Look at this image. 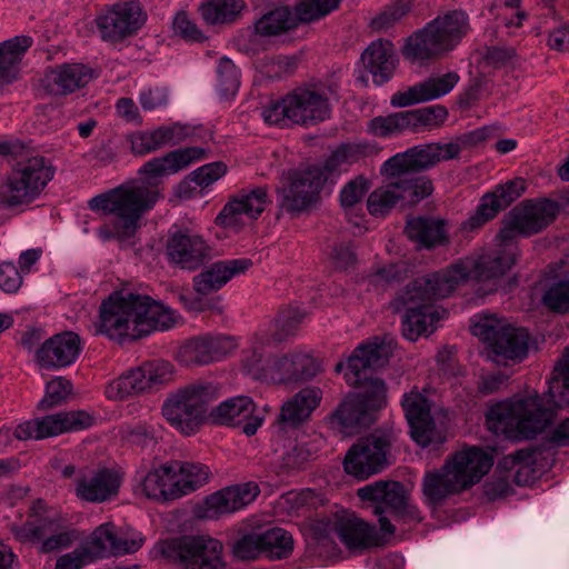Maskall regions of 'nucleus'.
Here are the masks:
<instances>
[{
    "instance_id": "f257e3e1",
    "label": "nucleus",
    "mask_w": 569,
    "mask_h": 569,
    "mask_svg": "<svg viewBox=\"0 0 569 569\" xmlns=\"http://www.w3.org/2000/svg\"><path fill=\"white\" fill-rule=\"evenodd\" d=\"M517 248L510 244L495 253L476 260L461 259L449 268L417 278L399 295L398 300L406 313L402 319L403 336L415 341L432 333L446 311L436 305L450 296L469 278L496 279L505 274L516 262Z\"/></svg>"
},
{
    "instance_id": "f03ea898",
    "label": "nucleus",
    "mask_w": 569,
    "mask_h": 569,
    "mask_svg": "<svg viewBox=\"0 0 569 569\" xmlns=\"http://www.w3.org/2000/svg\"><path fill=\"white\" fill-rule=\"evenodd\" d=\"M391 338L380 339L359 345L348 358L345 378L351 386L361 388L346 397L340 407L330 418V426L343 435L357 432L359 427L367 426L373 420V412L382 408L386 401V386L381 379L371 378L368 371L382 366L391 355ZM345 365H336V371L341 372Z\"/></svg>"
},
{
    "instance_id": "7ed1b4c3",
    "label": "nucleus",
    "mask_w": 569,
    "mask_h": 569,
    "mask_svg": "<svg viewBox=\"0 0 569 569\" xmlns=\"http://www.w3.org/2000/svg\"><path fill=\"white\" fill-rule=\"evenodd\" d=\"M569 406V346L557 362L548 390L513 397L492 406L487 413L489 428L512 440L532 439L551 422L557 409Z\"/></svg>"
},
{
    "instance_id": "20e7f679",
    "label": "nucleus",
    "mask_w": 569,
    "mask_h": 569,
    "mask_svg": "<svg viewBox=\"0 0 569 569\" xmlns=\"http://www.w3.org/2000/svg\"><path fill=\"white\" fill-rule=\"evenodd\" d=\"M159 199L156 187L146 182L122 184L97 194L88 202L92 211L108 216L99 227L98 236L103 240H131L140 228L142 214Z\"/></svg>"
},
{
    "instance_id": "39448f33",
    "label": "nucleus",
    "mask_w": 569,
    "mask_h": 569,
    "mask_svg": "<svg viewBox=\"0 0 569 569\" xmlns=\"http://www.w3.org/2000/svg\"><path fill=\"white\" fill-rule=\"evenodd\" d=\"M492 465L491 453L477 447L455 452L441 468L425 472L421 479L422 502L437 510L451 496L478 483Z\"/></svg>"
},
{
    "instance_id": "423d86ee",
    "label": "nucleus",
    "mask_w": 569,
    "mask_h": 569,
    "mask_svg": "<svg viewBox=\"0 0 569 569\" xmlns=\"http://www.w3.org/2000/svg\"><path fill=\"white\" fill-rule=\"evenodd\" d=\"M0 154L16 162L0 186V203L8 208L36 201L53 179L54 168L44 157L29 156L18 140H0Z\"/></svg>"
},
{
    "instance_id": "0eeeda50",
    "label": "nucleus",
    "mask_w": 569,
    "mask_h": 569,
    "mask_svg": "<svg viewBox=\"0 0 569 569\" xmlns=\"http://www.w3.org/2000/svg\"><path fill=\"white\" fill-rule=\"evenodd\" d=\"M217 398L218 388L213 383H190L168 396L162 415L176 430L190 436L209 419V408Z\"/></svg>"
},
{
    "instance_id": "6e6552de",
    "label": "nucleus",
    "mask_w": 569,
    "mask_h": 569,
    "mask_svg": "<svg viewBox=\"0 0 569 569\" xmlns=\"http://www.w3.org/2000/svg\"><path fill=\"white\" fill-rule=\"evenodd\" d=\"M468 31V17L462 11H451L429 22L422 30L407 39L402 54L410 61L428 60L451 50Z\"/></svg>"
},
{
    "instance_id": "1a4fd4ad",
    "label": "nucleus",
    "mask_w": 569,
    "mask_h": 569,
    "mask_svg": "<svg viewBox=\"0 0 569 569\" xmlns=\"http://www.w3.org/2000/svg\"><path fill=\"white\" fill-rule=\"evenodd\" d=\"M140 295L129 291H114L99 308L96 332L110 339L122 341L146 336V325L141 322Z\"/></svg>"
},
{
    "instance_id": "9d476101",
    "label": "nucleus",
    "mask_w": 569,
    "mask_h": 569,
    "mask_svg": "<svg viewBox=\"0 0 569 569\" xmlns=\"http://www.w3.org/2000/svg\"><path fill=\"white\" fill-rule=\"evenodd\" d=\"M243 369L256 380L288 383L309 380L320 368L317 360L307 352L292 351L281 358L270 359L253 348L243 360Z\"/></svg>"
},
{
    "instance_id": "9b49d317",
    "label": "nucleus",
    "mask_w": 569,
    "mask_h": 569,
    "mask_svg": "<svg viewBox=\"0 0 569 569\" xmlns=\"http://www.w3.org/2000/svg\"><path fill=\"white\" fill-rule=\"evenodd\" d=\"M471 332L486 342L496 362H519L527 357L529 333L523 328H516L506 320L492 315H477Z\"/></svg>"
},
{
    "instance_id": "f8f14e48",
    "label": "nucleus",
    "mask_w": 569,
    "mask_h": 569,
    "mask_svg": "<svg viewBox=\"0 0 569 569\" xmlns=\"http://www.w3.org/2000/svg\"><path fill=\"white\" fill-rule=\"evenodd\" d=\"M163 557L179 561L183 569H223L222 543L209 536H184L159 545Z\"/></svg>"
},
{
    "instance_id": "ddd939ff",
    "label": "nucleus",
    "mask_w": 569,
    "mask_h": 569,
    "mask_svg": "<svg viewBox=\"0 0 569 569\" xmlns=\"http://www.w3.org/2000/svg\"><path fill=\"white\" fill-rule=\"evenodd\" d=\"M313 531L318 539H327L336 535L351 550H363L380 545L376 528L358 518L355 512L345 509L331 517L317 520Z\"/></svg>"
},
{
    "instance_id": "4468645a",
    "label": "nucleus",
    "mask_w": 569,
    "mask_h": 569,
    "mask_svg": "<svg viewBox=\"0 0 569 569\" xmlns=\"http://www.w3.org/2000/svg\"><path fill=\"white\" fill-rule=\"evenodd\" d=\"M327 181L320 167L312 166L288 173L282 186L277 189V202L282 211L299 213L309 208Z\"/></svg>"
},
{
    "instance_id": "2eb2a0df",
    "label": "nucleus",
    "mask_w": 569,
    "mask_h": 569,
    "mask_svg": "<svg viewBox=\"0 0 569 569\" xmlns=\"http://www.w3.org/2000/svg\"><path fill=\"white\" fill-rule=\"evenodd\" d=\"M340 0H302L293 10L280 7L261 17L254 26L260 36H277L300 22L318 20L338 8Z\"/></svg>"
},
{
    "instance_id": "dca6fc26",
    "label": "nucleus",
    "mask_w": 569,
    "mask_h": 569,
    "mask_svg": "<svg viewBox=\"0 0 569 569\" xmlns=\"http://www.w3.org/2000/svg\"><path fill=\"white\" fill-rule=\"evenodd\" d=\"M288 432H277L273 440V458L271 468L276 475H289L303 467L318 453L323 443L319 435L308 436L295 433V438L287 437Z\"/></svg>"
},
{
    "instance_id": "f3484780",
    "label": "nucleus",
    "mask_w": 569,
    "mask_h": 569,
    "mask_svg": "<svg viewBox=\"0 0 569 569\" xmlns=\"http://www.w3.org/2000/svg\"><path fill=\"white\" fill-rule=\"evenodd\" d=\"M430 180L412 181L400 179L373 190L368 198V211L372 216H383L397 204H415L431 194Z\"/></svg>"
},
{
    "instance_id": "a211bd4d",
    "label": "nucleus",
    "mask_w": 569,
    "mask_h": 569,
    "mask_svg": "<svg viewBox=\"0 0 569 569\" xmlns=\"http://www.w3.org/2000/svg\"><path fill=\"white\" fill-rule=\"evenodd\" d=\"M93 418L86 411H62L18 425L14 437L19 440H41L64 432L78 431L90 427Z\"/></svg>"
},
{
    "instance_id": "6ab92c4d",
    "label": "nucleus",
    "mask_w": 569,
    "mask_h": 569,
    "mask_svg": "<svg viewBox=\"0 0 569 569\" xmlns=\"http://www.w3.org/2000/svg\"><path fill=\"white\" fill-rule=\"evenodd\" d=\"M146 20L147 14L140 3L128 1L109 7L97 17L96 22L101 39L116 43L137 33Z\"/></svg>"
},
{
    "instance_id": "aec40b11",
    "label": "nucleus",
    "mask_w": 569,
    "mask_h": 569,
    "mask_svg": "<svg viewBox=\"0 0 569 569\" xmlns=\"http://www.w3.org/2000/svg\"><path fill=\"white\" fill-rule=\"evenodd\" d=\"M423 391L412 389L402 396L401 406L407 418L412 440L425 448L441 442L442 432L431 418V401Z\"/></svg>"
},
{
    "instance_id": "412c9836",
    "label": "nucleus",
    "mask_w": 569,
    "mask_h": 569,
    "mask_svg": "<svg viewBox=\"0 0 569 569\" xmlns=\"http://www.w3.org/2000/svg\"><path fill=\"white\" fill-rule=\"evenodd\" d=\"M389 442L385 437L359 440L347 452L343 467L348 475L365 480L380 472L387 465Z\"/></svg>"
},
{
    "instance_id": "4be33fe9",
    "label": "nucleus",
    "mask_w": 569,
    "mask_h": 569,
    "mask_svg": "<svg viewBox=\"0 0 569 569\" xmlns=\"http://www.w3.org/2000/svg\"><path fill=\"white\" fill-rule=\"evenodd\" d=\"M209 419L217 425L241 428L242 432L250 437L262 426L264 415L257 408L251 398L237 396L212 408Z\"/></svg>"
},
{
    "instance_id": "5701e85b",
    "label": "nucleus",
    "mask_w": 569,
    "mask_h": 569,
    "mask_svg": "<svg viewBox=\"0 0 569 569\" xmlns=\"http://www.w3.org/2000/svg\"><path fill=\"white\" fill-rule=\"evenodd\" d=\"M557 212L555 201L542 199L527 202L512 211L508 226L500 231V238L508 241L516 233L529 236L539 232L555 219Z\"/></svg>"
},
{
    "instance_id": "b1692460",
    "label": "nucleus",
    "mask_w": 569,
    "mask_h": 569,
    "mask_svg": "<svg viewBox=\"0 0 569 569\" xmlns=\"http://www.w3.org/2000/svg\"><path fill=\"white\" fill-rule=\"evenodd\" d=\"M557 212L555 201L542 199L527 202L512 211L508 226L500 231V238L508 241L516 233L529 236L539 232L555 219Z\"/></svg>"
},
{
    "instance_id": "393cba45",
    "label": "nucleus",
    "mask_w": 569,
    "mask_h": 569,
    "mask_svg": "<svg viewBox=\"0 0 569 569\" xmlns=\"http://www.w3.org/2000/svg\"><path fill=\"white\" fill-rule=\"evenodd\" d=\"M358 497L363 501L375 502L373 512L379 516L382 532L392 535L395 527L390 520L382 516L385 511L396 513L401 511L407 500L403 486L397 481H376L358 489Z\"/></svg>"
},
{
    "instance_id": "a878e982",
    "label": "nucleus",
    "mask_w": 569,
    "mask_h": 569,
    "mask_svg": "<svg viewBox=\"0 0 569 569\" xmlns=\"http://www.w3.org/2000/svg\"><path fill=\"white\" fill-rule=\"evenodd\" d=\"M267 203L268 193L263 187L240 191L224 204L216 222L226 228L238 229L257 219Z\"/></svg>"
},
{
    "instance_id": "bb28decb",
    "label": "nucleus",
    "mask_w": 569,
    "mask_h": 569,
    "mask_svg": "<svg viewBox=\"0 0 569 569\" xmlns=\"http://www.w3.org/2000/svg\"><path fill=\"white\" fill-rule=\"evenodd\" d=\"M166 254L171 264L193 271L210 258L211 247L200 234L176 232L168 239Z\"/></svg>"
},
{
    "instance_id": "cd10ccee",
    "label": "nucleus",
    "mask_w": 569,
    "mask_h": 569,
    "mask_svg": "<svg viewBox=\"0 0 569 569\" xmlns=\"http://www.w3.org/2000/svg\"><path fill=\"white\" fill-rule=\"evenodd\" d=\"M525 191V182L521 179L508 181L497 186L495 190L482 197L477 210L462 222L465 231H473L493 219L498 212L516 201Z\"/></svg>"
},
{
    "instance_id": "c85d7f7f",
    "label": "nucleus",
    "mask_w": 569,
    "mask_h": 569,
    "mask_svg": "<svg viewBox=\"0 0 569 569\" xmlns=\"http://www.w3.org/2000/svg\"><path fill=\"white\" fill-rule=\"evenodd\" d=\"M259 492L258 485L252 481L223 488L206 498L200 517L218 519L236 512L251 503Z\"/></svg>"
},
{
    "instance_id": "c756f323",
    "label": "nucleus",
    "mask_w": 569,
    "mask_h": 569,
    "mask_svg": "<svg viewBox=\"0 0 569 569\" xmlns=\"http://www.w3.org/2000/svg\"><path fill=\"white\" fill-rule=\"evenodd\" d=\"M82 350L80 337L72 331H63L47 339L36 350V362L46 369H62L71 366Z\"/></svg>"
},
{
    "instance_id": "7c9ffc66",
    "label": "nucleus",
    "mask_w": 569,
    "mask_h": 569,
    "mask_svg": "<svg viewBox=\"0 0 569 569\" xmlns=\"http://www.w3.org/2000/svg\"><path fill=\"white\" fill-rule=\"evenodd\" d=\"M459 79L455 71L431 74L407 90L392 94L390 102L393 107L403 108L439 99L448 94L456 87Z\"/></svg>"
},
{
    "instance_id": "2f4dec72",
    "label": "nucleus",
    "mask_w": 569,
    "mask_h": 569,
    "mask_svg": "<svg viewBox=\"0 0 569 569\" xmlns=\"http://www.w3.org/2000/svg\"><path fill=\"white\" fill-rule=\"evenodd\" d=\"M137 479L136 492L147 499L166 502L183 496L172 462L152 468L148 472H138Z\"/></svg>"
},
{
    "instance_id": "473e14b6",
    "label": "nucleus",
    "mask_w": 569,
    "mask_h": 569,
    "mask_svg": "<svg viewBox=\"0 0 569 569\" xmlns=\"http://www.w3.org/2000/svg\"><path fill=\"white\" fill-rule=\"evenodd\" d=\"M289 113L293 124H315L330 116V106L322 94L308 89H298L288 94Z\"/></svg>"
},
{
    "instance_id": "72a5a7b5",
    "label": "nucleus",
    "mask_w": 569,
    "mask_h": 569,
    "mask_svg": "<svg viewBox=\"0 0 569 569\" xmlns=\"http://www.w3.org/2000/svg\"><path fill=\"white\" fill-rule=\"evenodd\" d=\"M321 400V391L318 388H305L286 401L278 419L277 432L299 433L298 427L309 419L312 411Z\"/></svg>"
},
{
    "instance_id": "f704fd0d",
    "label": "nucleus",
    "mask_w": 569,
    "mask_h": 569,
    "mask_svg": "<svg viewBox=\"0 0 569 569\" xmlns=\"http://www.w3.org/2000/svg\"><path fill=\"white\" fill-rule=\"evenodd\" d=\"M233 338L228 336H204L189 340L180 349L186 363L207 365L220 360L236 348Z\"/></svg>"
},
{
    "instance_id": "c9c22d12",
    "label": "nucleus",
    "mask_w": 569,
    "mask_h": 569,
    "mask_svg": "<svg viewBox=\"0 0 569 569\" xmlns=\"http://www.w3.org/2000/svg\"><path fill=\"white\" fill-rule=\"evenodd\" d=\"M252 261L247 258L217 261L193 278V288L199 295H209L226 286L232 278L243 274Z\"/></svg>"
},
{
    "instance_id": "e433bc0d",
    "label": "nucleus",
    "mask_w": 569,
    "mask_h": 569,
    "mask_svg": "<svg viewBox=\"0 0 569 569\" xmlns=\"http://www.w3.org/2000/svg\"><path fill=\"white\" fill-rule=\"evenodd\" d=\"M144 538L141 532L116 531L112 523L99 526L92 533L91 543L102 555L123 556L137 552L143 545Z\"/></svg>"
},
{
    "instance_id": "4c0bfd02",
    "label": "nucleus",
    "mask_w": 569,
    "mask_h": 569,
    "mask_svg": "<svg viewBox=\"0 0 569 569\" xmlns=\"http://www.w3.org/2000/svg\"><path fill=\"white\" fill-rule=\"evenodd\" d=\"M206 150L200 147L181 148L168 152L163 157L153 158L147 161L139 170L149 180H156L170 176L186 169L190 164L202 160Z\"/></svg>"
},
{
    "instance_id": "58836bf2",
    "label": "nucleus",
    "mask_w": 569,
    "mask_h": 569,
    "mask_svg": "<svg viewBox=\"0 0 569 569\" xmlns=\"http://www.w3.org/2000/svg\"><path fill=\"white\" fill-rule=\"evenodd\" d=\"M361 61L377 86L388 82L398 64L393 44L389 40L382 39L372 41L366 48L361 54Z\"/></svg>"
},
{
    "instance_id": "ea45409f",
    "label": "nucleus",
    "mask_w": 569,
    "mask_h": 569,
    "mask_svg": "<svg viewBox=\"0 0 569 569\" xmlns=\"http://www.w3.org/2000/svg\"><path fill=\"white\" fill-rule=\"evenodd\" d=\"M188 136V130L180 123L160 126L150 131H136L128 136L131 151L137 156L154 152L166 146L181 142Z\"/></svg>"
},
{
    "instance_id": "a19ab883",
    "label": "nucleus",
    "mask_w": 569,
    "mask_h": 569,
    "mask_svg": "<svg viewBox=\"0 0 569 569\" xmlns=\"http://www.w3.org/2000/svg\"><path fill=\"white\" fill-rule=\"evenodd\" d=\"M121 478L118 472L101 469L77 481V496L89 502H102L118 493Z\"/></svg>"
},
{
    "instance_id": "79ce46f5",
    "label": "nucleus",
    "mask_w": 569,
    "mask_h": 569,
    "mask_svg": "<svg viewBox=\"0 0 569 569\" xmlns=\"http://www.w3.org/2000/svg\"><path fill=\"white\" fill-rule=\"evenodd\" d=\"M90 79V70L80 63L62 64L46 76L48 89L53 94L72 93L84 87Z\"/></svg>"
},
{
    "instance_id": "37998d69",
    "label": "nucleus",
    "mask_w": 569,
    "mask_h": 569,
    "mask_svg": "<svg viewBox=\"0 0 569 569\" xmlns=\"http://www.w3.org/2000/svg\"><path fill=\"white\" fill-rule=\"evenodd\" d=\"M413 170L429 169L440 161L458 158L461 147L458 142L428 143L408 149Z\"/></svg>"
},
{
    "instance_id": "c03bdc74",
    "label": "nucleus",
    "mask_w": 569,
    "mask_h": 569,
    "mask_svg": "<svg viewBox=\"0 0 569 569\" xmlns=\"http://www.w3.org/2000/svg\"><path fill=\"white\" fill-rule=\"evenodd\" d=\"M247 8L244 0H208L198 7L202 20L210 26L232 23Z\"/></svg>"
},
{
    "instance_id": "a18cd8bd",
    "label": "nucleus",
    "mask_w": 569,
    "mask_h": 569,
    "mask_svg": "<svg viewBox=\"0 0 569 569\" xmlns=\"http://www.w3.org/2000/svg\"><path fill=\"white\" fill-rule=\"evenodd\" d=\"M406 233L410 240L423 248L441 244L446 239L443 223L440 220L422 217L409 219Z\"/></svg>"
},
{
    "instance_id": "49530a36",
    "label": "nucleus",
    "mask_w": 569,
    "mask_h": 569,
    "mask_svg": "<svg viewBox=\"0 0 569 569\" xmlns=\"http://www.w3.org/2000/svg\"><path fill=\"white\" fill-rule=\"evenodd\" d=\"M31 44L32 39L26 36L0 43V82H10L14 78L16 67Z\"/></svg>"
},
{
    "instance_id": "de8ad7c7",
    "label": "nucleus",
    "mask_w": 569,
    "mask_h": 569,
    "mask_svg": "<svg viewBox=\"0 0 569 569\" xmlns=\"http://www.w3.org/2000/svg\"><path fill=\"white\" fill-rule=\"evenodd\" d=\"M535 457L531 451L518 450L505 456L498 468L506 471L508 477L518 486H526L535 479Z\"/></svg>"
},
{
    "instance_id": "09e8293b",
    "label": "nucleus",
    "mask_w": 569,
    "mask_h": 569,
    "mask_svg": "<svg viewBox=\"0 0 569 569\" xmlns=\"http://www.w3.org/2000/svg\"><path fill=\"white\" fill-rule=\"evenodd\" d=\"M140 305L142 306L141 322L147 327L146 336L153 330H167L174 323V311L149 296L140 295Z\"/></svg>"
},
{
    "instance_id": "8fccbe9b",
    "label": "nucleus",
    "mask_w": 569,
    "mask_h": 569,
    "mask_svg": "<svg viewBox=\"0 0 569 569\" xmlns=\"http://www.w3.org/2000/svg\"><path fill=\"white\" fill-rule=\"evenodd\" d=\"M172 465L183 496L204 486L211 478V471L206 465L181 461H172Z\"/></svg>"
},
{
    "instance_id": "3c124183",
    "label": "nucleus",
    "mask_w": 569,
    "mask_h": 569,
    "mask_svg": "<svg viewBox=\"0 0 569 569\" xmlns=\"http://www.w3.org/2000/svg\"><path fill=\"white\" fill-rule=\"evenodd\" d=\"M569 257L560 263V276L562 279L553 281L545 291L542 301L550 310L567 313L569 312Z\"/></svg>"
},
{
    "instance_id": "603ef678",
    "label": "nucleus",
    "mask_w": 569,
    "mask_h": 569,
    "mask_svg": "<svg viewBox=\"0 0 569 569\" xmlns=\"http://www.w3.org/2000/svg\"><path fill=\"white\" fill-rule=\"evenodd\" d=\"M415 116L411 111H400L385 117H376L370 120L369 131L378 137H388L406 130L415 131Z\"/></svg>"
},
{
    "instance_id": "864d4df0",
    "label": "nucleus",
    "mask_w": 569,
    "mask_h": 569,
    "mask_svg": "<svg viewBox=\"0 0 569 569\" xmlns=\"http://www.w3.org/2000/svg\"><path fill=\"white\" fill-rule=\"evenodd\" d=\"M263 552L269 558L281 559L288 557L293 549V539L290 532L282 528H270L260 532Z\"/></svg>"
},
{
    "instance_id": "5fc2aeb1",
    "label": "nucleus",
    "mask_w": 569,
    "mask_h": 569,
    "mask_svg": "<svg viewBox=\"0 0 569 569\" xmlns=\"http://www.w3.org/2000/svg\"><path fill=\"white\" fill-rule=\"evenodd\" d=\"M218 83L217 90L222 98L232 97L240 87V71L234 63L222 57L217 67Z\"/></svg>"
},
{
    "instance_id": "6e6d98bb",
    "label": "nucleus",
    "mask_w": 569,
    "mask_h": 569,
    "mask_svg": "<svg viewBox=\"0 0 569 569\" xmlns=\"http://www.w3.org/2000/svg\"><path fill=\"white\" fill-rule=\"evenodd\" d=\"M52 523L44 518L28 519L23 523H12L10 532L14 539L22 543L40 542L43 536L49 531Z\"/></svg>"
},
{
    "instance_id": "4d7b16f0",
    "label": "nucleus",
    "mask_w": 569,
    "mask_h": 569,
    "mask_svg": "<svg viewBox=\"0 0 569 569\" xmlns=\"http://www.w3.org/2000/svg\"><path fill=\"white\" fill-rule=\"evenodd\" d=\"M381 172L390 177L391 181H399L400 179L412 181L427 180L425 177H413L415 170L408 150L386 160L381 167Z\"/></svg>"
},
{
    "instance_id": "13d9d810",
    "label": "nucleus",
    "mask_w": 569,
    "mask_h": 569,
    "mask_svg": "<svg viewBox=\"0 0 569 569\" xmlns=\"http://www.w3.org/2000/svg\"><path fill=\"white\" fill-rule=\"evenodd\" d=\"M72 391V385L68 379L56 377L46 385L43 398L39 401V408L50 409L64 402Z\"/></svg>"
},
{
    "instance_id": "bf43d9fd",
    "label": "nucleus",
    "mask_w": 569,
    "mask_h": 569,
    "mask_svg": "<svg viewBox=\"0 0 569 569\" xmlns=\"http://www.w3.org/2000/svg\"><path fill=\"white\" fill-rule=\"evenodd\" d=\"M410 10L409 0H398L387 7L382 12L371 20L372 29L377 31H387L389 28L400 21Z\"/></svg>"
},
{
    "instance_id": "052dcab7",
    "label": "nucleus",
    "mask_w": 569,
    "mask_h": 569,
    "mask_svg": "<svg viewBox=\"0 0 569 569\" xmlns=\"http://www.w3.org/2000/svg\"><path fill=\"white\" fill-rule=\"evenodd\" d=\"M261 117L266 123L278 126L280 128L293 124L291 113H289L288 94L281 100L272 101L261 109Z\"/></svg>"
},
{
    "instance_id": "680f3d73",
    "label": "nucleus",
    "mask_w": 569,
    "mask_h": 569,
    "mask_svg": "<svg viewBox=\"0 0 569 569\" xmlns=\"http://www.w3.org/2000/svg\"><path fill=\"white\" fill-rule=\"evenodd\" d=\"M140 367L144 373L148 390L169 382L173 377V366L168 361L146 362Z\"/></svg>"
},
{
    "instance_id": "e2e57ef3",
    "label": "nucleus",
    "mask_w": 569,
    "mask_h": 569,
    "mask_svg": "<svg viewBox=\"0 0 569 569\" xmlns=\"http://www.w3.org/2000/svg\"><path fill=\"white\" fill-rule=\"evenodd\" d=\"M369 190V181L359 176L343 186L340 190V203L343 209H352L359 204Z\"/></svg>"
},
{
    "instance_id": "0e129e2a",
    "label": "nucleus",
    "mask_w": 569,
    "mask_h": 569,
    "mask_svg": "<svg viewBox=\"0 0 569 569\" xmlns=\"http://www.w3.org/2000/svg\"><path fill=\"white\" fill-rule=\"evenodd\" d=\"M263 552L260 532L242 536L233 545V555L241 560L258 558Z\"/></svg>"
},
{
    "instance_id": "69168bd1",
    "label": "nucleus",
    "mask_w": 569,
    "mask_h": 569,
    "mask_svg": "<svg viewBox=\"0 0 569 569\" xmlns=\"http://www.w3.org/2000/svg\"><path fill=\"white\" fill-rule=\"evenodd\" d=\"M407 273V266L403 262L391 263L378 269L368 278L369 284L375 288H382L385 286L398 282L405 278Z\"/></svg>"
},
{
    "instance_id": "338daca9",
    "label": "nucleus",
    "mask_w": 569,
    "mask_h": 569,
    "mask_svg": "<svg viewBox=\"0 0 569 569\" xmlns=\"http://www.w3.org/2000/svg\"><path fill=\"white\" fill-rule=\"evenodd\" d=\"M227 172V167L222 162H212L204 164L190 173V179L201 189L210 187L222 178Z\"/></svg>"
},
{
    "instance_id": "774afa93",
    "label": "nucleus",
    "mask_w": 569,
    "mask_h": 569,
    "mask_svg": "<svg viewBox=\"0 0 569 569\" xmlns=\"http://www.w3.org/2000/svg\"><path fill=\"white\" fill-rule=\"evenodd\" d=\"M172 27L174 33L187 41L202 42L206 40V36L197 27L194 21L183 11L177 13L173 19Z\"/></svg>"
}]
</instances>
